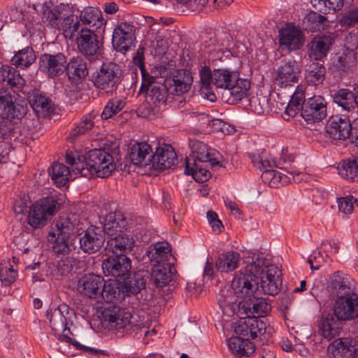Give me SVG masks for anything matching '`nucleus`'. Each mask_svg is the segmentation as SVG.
Instances as JSON below:
<instances>
[{"label":"nucleus","instance_id":"1","mask_svg":"<svg viewBox=\"0 0 358 358\" xmlns=\"http://www.w3.org/2000/svg\"><path fill=\"white\" fill-rule=\"evenodd\" d=\"M264 265V259L257 258L250 264L248 265L245 271L237 273L231 284V287L237 299L234 300L231 296H222L218 299L220 307L222 311L227 314H234L241 301L238 299L251 300L252 296L258 291V274L259 269Z\"/></svg>","mask_w":358,"mask_h":358},{"label":"nucleus","instance_id":"2","mask_svg":"<svg viewBox=\"0 0 358 358\" xmlns=\"http://www.w3.org/2000/svg\"><path fill=\"white\" fill-rule=\"evenodd\" d=\"M66 162L72 166L75 175L85 178H90L94 175L99 178H107L116 168L112 155L103 149L90 150L87 157L78 154L74 156L67 152Z\"/></svg>","mask_w":358,"mask_h":358},{"label":"nucleus","instance_id":"3","mask_svg":"<svg viewBox=\"0 0 358 358\" xmlns=\"http://www.w3.org/2000/svg\"><path fill=\"white\" fill-rule=\"evenodd\" d=\"M78 230L76 220L71 217L57 219L48 236V241L52 243V250L58 255H67L71 251L69 239Z\"/></svg>","mask_w":358,"mask_h":358},{"label":"nucleus","instance_id":"4","mask_svg":"<svg viewBox=\"0 0 358 358\" xmlns=\"http://www.w3.org/2000/svg\"><path fill=\"white\" fill-rule=\"evenodd\" d=\"M59 210L58 201L52 197H45L33 203L28 213L27 223L34 229L45 226Z\"/></svg>","mask_w":358,"mask_h":358},{"label":"nucleus","instance_id":"5","mask_svg":"<svg viewBox=\"0 0 358 358\" xmlns=\"http://www.w3.org/2000/svg\"><path fill=\"white\" fill-rule=\"evenodd\" d=\"M274 162L263 157L262 163L258 166V169L263 171L262 177L267 180H270L271 185H278L280 184L285 185L290 183L292 181L299 182L298 178L299 173L296 170L292 169L290 171L287 169H281V171H276L270 169L273 166Z\"/></svg>","mask_w":358,"mask_h":358},{"label":"nucleus","instance_id":"6","mask_svg":"<svg viewBox=\"0 0 358 358\" xmlns=\"http://www.w3.org/2000/svg\"><path fill=\"white\" fill-rule=\"evenodd\" d=\"M96 32L84 28H81L78 32L76 38L78 48L86 57L94 59L101 53L103 43Z\"/></svg>","mask_w":358,"mask_h":358},{"label":"nucleus","instance_id":"7","mask_svg":"<svg viewBox=\"0 0 358 358\" xmlns=\"http://www.w3.org/2000/svg\"><path fill=\"white\" fill-rule=\"evenodd\" d=\"M69 313V307L65 303H62L55 308H50L46 312L52 329L63 330V334L59 335V340L78 346V343L73 341L72 338L65 333L66 331L69 332V329L66 328V317Z\"/></svg>","mask_w":358,"mask_h":358},{"label":"nucleus","instance_id":"8","mask_svg":"<svg viewBox=\"0 0 358 358\" xmlns=\"http://www.w3.org/2000/svg\"><path fill=\"white\" fill-rule=\"evenodd\" d=\"M131 314L125 308L110 306L102 312V324L109 330H120L127 327L131 322Z\"/></svg>","mask_w":358,"mask_h":358},{"label":"nucleus","instance_id":"9","mask_svg":"<svg viewBox=\"0 0 358 358\" xmlns=\"http://www.w3.org/2000/svg\"><path fill=\"white\" fill-rule=\"evenodd\" d=\"M120 71L113 63L103 64L92 78L94 86L101 90L112 89L119 81Z\"/></svg>","mask_w":358,"mask_h":358},{"label":"nucleus","instance_id":"10","mask_svg":"<svg viewBox=\"0 0 358 358\" xmlns=\"http://www.w3.org/2000/svg\"><path fill=\"white\" fill-rule=\"evenodd\" d=\"M301 115L308 123L321 121L327 115V103L320 96H314L304 101Z\"/></svg>","mask_w":358,"mask_h":358},{"label":"nucleus","instance_id":"11","mask_svg":"<svg viewBox=\"0 0 358 358\" xmlns=\"http://www.w3.org/2000/svg\"><path fill=\"white\" fill-rule=\"evenodd\" d=\"M300 67L295 60L285 61L275 71V84L280 88L294 85L299 81Z\"/></svg>","mask_w":358,"mask_h":358},{"label":"nucleus","instance_id":"12","mask_svg":"<svg viewBox=\"0 0 358 358\" xmlns=\"http://www.w3.org/2000/svg\"><path fill=\"white\" fill-rule=\"evenodd\" d=\"M327 289L336 299L355 293V282L349 275L341 271L335 272L331 275Z\"/></svg>","mask_w":358,"mask_h":358},{"label":"nucleus","instance_id":"13","mask_svg":"<svg viewBox=\"0 0 358 358\" xmlns=\"http://www.w3.org/2000/svg\"><path fill=\"white\" fill-rule=\"evenodd\" d=\"M261 278V287L265 294L269 295L277 294L282 286L280 271L273 265H264L259 269L258 278Z\"/></svg>","mask_w":358,"mask_h":358},{"label":"nucleus","instance_id":"14","mask_svg":"<svg viewBox=\"0 0 358 358\" xmlns=\"http://www.w3.org/2000/svg\"><path fill=\"white\" fill-rule=\"evenodd\" d=\"M194 162L209 164L212 168L220 167V154L215 150L209 148L207 145L196 139L189 141Z\"/></svg>","mask_w":358,"mask_h":358},{"label":"nucleus","instance_id":"15","mask_svg":"<svg viewBox=\"0 0 358 358\" xmlns=\"http://www.w3.org/2000/svg\"><path fill=\"white\" fill-rule=\"evenodd\" d=\"M131 260L124 255L110 256L103 262L102 269L106 276H112L120 281L130 271Z\"/></svg>","mask_w":358,"mask_h":358},{"label":"nucleus","instance_id":"16","mask_svg":"<svg viewBox=\"0 0 358 358\" xmlns=\"http://www.w3.org/2000/svg\"><path fill=\"white\" fill-rule=\"evenodd\" d=\"M336 316L344 321H351L358 318V294H347L336 299L333 305Z\"/></svg>","mask_w":358,"mask_h":358},{"label":"nucleus","instance_id":"17","mask_svg":"<svg viewBox=\"0 0 358 358\" xmlns=\"http://www.w3.org/2000/svg\"><path fill=\"white\" fill-rule=\"evenodd\" d=\"M66 59L64 54H43L39 58V70L49 78L60 76L66 71Z\"/></svg>","mask_w":358,"mask_h":358},{"label":"nucleus","instance_id":"18","mask_svg":"<svg viewBox=\"0 0 358 358\" xmlns=\"http://www.w3.org/2000/svg\"><path fill=\"white\" fill-rule=\"evenodd\" d=\"M266 324L255 316L240 320L234 325L236 336L243 338L255 339L265 333Z\"/></svg>","mask_w":358,"mask_h":358},{"label":"nucleus","instance_id":"19","mask_svg":"<svg viewBox=\"0 0 358 358\" xmlns=\"http://www.w3.org/2000/svg\"><path fill=\"white\" fill-rule=\"evenodd\" d=\"M135 40V28L129 22H121L114 29L113 43L120 52H127Z\"/></svg>","mask_w":358,"mask_h":358},{"label":"nucleus","instance_id":"20","mask_svg":"<svg viewBox=\"0 0 358 358\" xmlns=\"http://www.w3.org/2000/svg\"><path fill=\"white\" fill-rule=\"evenodd\" d=\"M104 279L95 274H87L78 282V292L83 296L93 299H99Z\"/></svg>","mask_w":358,"mask_h":358},{"label":"nucleus","instance_id":"21","mask_svg":"<svg viewBox=\"0 0 358 358\" xmlns=\"http://www.w3.org/2000/svg\"><path fill=\"white\" fill-rule=\"evenodd\" d=\"M326 132L334 140L343 141L350 137L352 131L350 120L339 116L331 117L325 127Z\"/></svg>","mask_w":358,"mask_h":358},{"label":"nucleus","instance_id":"22","mask_svg":"<svg viewBox=\"0 0 358 358\" xmlns=\"http://www.w3.org/2000/svg\"><path fill=\"white\" fill-rule=\"evenodd\" d=\"M105 241L103 231L100 227H89L80 238V248L87 253H94L99 250Z\"/></svg>","mask_w":358,"mask_h":358},{"label":"nucleus","instance_id":"23","mask_svg":"<svg viewBox=\"0 0 358 358\" xmlns=\"http://www.w3.org/2000/svg\"><path fill=\"white\" fill-rule=\"evenodd\" d=\"M279 37L280 47L289 51L299 49L304 43L302 31L291 24H287L279 31Z\"/></svg>","mask_w":358,"mask_h":358},{"label":"nucleus","instance_id":"24","mask_svg":"<svg viewBox=\"0 0 358 358\" xmlns=\"http://www.w3.org/2000/svg\"><path fill=\"white\" fill-rule=\"evenodd\" d=\"M328 350L334 358H353L358 354V341L350 338L336 340Z\"/></svg>","mask_w":358,"mask_h":358},{"label":"nucleus","instance_id":"25","mask_svg":"<svg viewBox=\"0 0 358 358\" xmlns=\"http://www.w3.org/2000/svg\"><path fill=\"white\" fill-rule=\"evenodd\" d=\"M71 13L69 4L60 3L50 8L46 3L43 5L42 20L52 28L58 29L64 15Z\"/></svg>","mask_w":358,"mask_h":358},{"label":"nucleus","instance_id":"26","mask_svg":"<svg viewBox=\"0 0 358 358\" xmlns=\"http://www.w3.org/2000/svg\"><path fill=\"white\" fill-rule=\"evenodd\" d=\"M80 21L83 25L86 26L85 29H90L98 34L103 32L106 27L101 12L94 7H88L81 11Z\"/></svg>","mask_w":358,"mask_h":358},{"label":"nucleus","instance_id":"27","mask_svg":"<svg viewBox=\"0 0 358 358\" xmlns=\"http://www.w3.org/2000/svg\"><path fill=\"white\" fill-rule=\"evenodd\" d=\"M177 159V155L173 149L168 145L157 148L152 157V166L162 171L171 168Z\"/></svg>","mask_w":358,"mask_h":358},{"label":"nucleus","instance_id":"28","mask_svg":"<svg viewBox=\"0 0 358 358\" xmlns=\"http://www.w3.org/2000/svg\"><path fill=\"white\" fill-rule=\"evenodd\" d=\"M147 275L146 272L142 271L129 273L127 278L124 276L122 278L123 281L120 283L125 296L136 295L143 289L145 287Z\"/></svg>","mask_w":358,"mask_h":358},{"label":"nucleus","instance_id":"29","mask_svg":"<svg viewBox=\"0 0 358 358\" xmlns=\"http://www.w3.org/2000/svg\"><path fill=\"white\" fill-rule=\"evenodd\" d=\"M153 152L145 142L134 144L131 148L129 158L135 166H146L152 162Z\"/></svg>","mask_w":358,"mask_h":358},{"label":"nucleus","instance_id":"30","mask_svg":"<svg viewBox=\"0 0 358 358\" xmlns=\"http://www.w3.org/2000/svg\"><path fill=\"white\" fill-rule=\"evenodd\" d=\"M171 246L167 242H158L148 248L146 255L152 266H155L170 264L168 262L171 257Z\"/></svg>","mask_w":358,"mask_h":358},{"label":"nucleus","instance_id":"31","mask_svg":"<svg viewBox=\"0 0 358 358\" xmlns=\"http://www.w3.org/2000/svg\"><path fill=\"white\" fill-rule=\"evenodd\" d=\"M333 42L334 38L331 36L315 37L308 45L309 57L315 60L322 59L327 55Z\"/></svg>","mask_w":358,"mask_h":358},{"label":"nucleus","instance_id":"32","mask_svg":"<svg viewBox=\"0 0 358 358\" xmlns=\"http://www.w3.org/2000/svg\"><path fill=\"white\" fill-rule=\"evenodd\" d=\"M135 241L133 237L123 232L110 238L106 249L115 255H122L123 252H129L134 246Z\"/></svg>","mask_w":358,"mask_h":358},{"label":"nucleus","instance_id":"33","mask_svg":"<svg viewBox=\"0 0 358 358\" xmlns=\"http://www.w3.org/2000/svg\"><path fill=\"white\" fill-rule=\"evenodd\" d=\"M343 319L333 314H327L319 326V331L321 335L328 341L331 340L338 336L342 329Z\"/></svg>","mask_w":358,"mask_h":358},{"label":"nucleus","instance_id":"34","mask_svg":"<svg viewBox=\"0 0 358 358\" xmlns=\"http://www.w3.org/2000/svg\"><path fill=\"white\" fill-rule=\"evenodd\" d=\"M334 101L343 110L351 112L355 115L353 118H357L356 110L358 109L355 92L348 89H340L333 95Z\"/></svg>","mask_w":358,"mask_h":358},{"label":"nucleus","instance_id":"35","mask_svg":"<svg viewBox=\"0 0 358 358\" xmlns=\"http://www.w3.org/2000/svg\"><path fill=\"white\" fill-rule=\"evenodd\" d=\"M127 226V220L121 212H113L108 214L101 229L103 234L114 236L122 232Z\"/></svg>","mask_w":358,"mask_h":358},{"label":"nucleus","instance_id":"36","mask_svg":"<svg viewBox=\"0 0 358 358\" xmlns=\"http://www.w3.org/2000/svg\"><path fill=\"white\" fill-rule=\"evenodd\" d=\"M29 102L38 116H46L53 111L51 99L38 90L29 94Z\"/></svg>","mask_w":358,"mask_h":358},{"label":"nucleus","instance_id":"37","mask_svg":"<svg viewBox=\"0 0 358 358\" xmlns=\"http://www.w3.org/2000/svg\"><path fill=\"white\" fill-rule=\"evenodd\" d=\"M0 83L10 88L20 90L24 85L25 80L13 67L8 65L0 68Z\"/></svg>","mask_w":358,"mask_h":358},{"label":"nucleus","instance_id":"38","mask_svg":"<svg viewBox=\"0 0 358 358\" xmlns=\"http://www.w3.org/2000/svg\"><path fill=\"white\" fill-rule=\"evenodd\" d=\"M229 350L238 357H249L255 350V345L247 338L231 336L228 341Z\"/></svg>","mask_w":358,"mask_h":358},{"label":"nucleus","instance_id":"39","mask_svg":"<svg viewBox=\"0 0 358 358\" xmlns=\"http://www.w3.org/2000/svg\"><path fill=\"white\" fill-rule=\"evenodd\" d=\"M124 296L125 294L122 289L120 282L108 280L106 282L104 281L101 290L100 299L110 303L122 301Z\"/></svg>","mask_w":358,"mask_h":358},{"label":"nucleus","instance_id":"40","mask_svg":"<svg viewBox=\"0 0 358 358\" xmlns=\"http://www.w3.org/2000/svg\"><path fill=\"white\" fill-rule=\"evenodd\" d=\"M172 81V92L176 95H180L189 90L193 78L189 71L180 69L177 70L173 74Z\"/></svg>","mask_w":358,"mask_h":358},{"label":"nucleus","instance_id":"41","mask_svg":"<svg viewBox=\"0 0 358 358\" xmlns=\"http://www.w3.org/2000/svg\"><path fill=\"white\" fill-rule=\"evenodd\" d=\"M173 268L171 263L152 266L151 278L155 285L159 287L166 285L171 280Z\"/></svg>","mask_w":358,"mask_h":358},{"label":"nucleus","instance_id":"42","mask_svg":"<svg viewBox=\"0 0 358 358\" xmlns=\"http://www.w3.org/2000/svg\"><path fill=\"white\" fill-rule=\"evenodd\" d=\"M66 71L70 80L83 79L88 75L87 63L80 57H73L66 64Z\"/></svg>","mask_w":358,"mask_h":358},{"label":"nucleus","instance_id":"43","mask_svg":"<svg viewBox=\"0 0 358 358\" xmlns=\"http://www.w3.org/2000/svg\"><path fill=\"white\" fill-rule=\"evenodd\" d=\"M240 261L241 257L237 252L229 251L218 257L215 266L220 272L229 273L238 268Z\"/></svg>","mask_w":358,"mask_h":358},{"label":"nucleus","instance_id":"44","mask_svg":"<svg viewBox=\"0 0 358 358\" xmlns=\"http://www.w3.org/2000/svg\"><path fill=\"white\" fill-rule=\"evenodd\" d=\"M239 76L238 72L230 71L227 69H217L214 70L213 84L217 87L229 90L235 83L236 79Z\"/></svg>","mask_w":358,"mask_h":358},{"label":"nucleus","instance_id":"45","mask_svg":"<svg viewBox=\"0 0 358 358\" xmlns=\"http://www.w3.org/2000/svg\"><path fill=\"white\" fill-rule=\"evenodd\" d=\"M67 167L62 163L54 162L49 171V174L53 182L59 187L64 186L71 180L72 166Z\"/></svg>","mask_w":358,"mask_h":358},{"label":"nucleus","instance_id":"46","mask_svg":"<svg viewBox=\"0 0 358 358\" xmlns=\"http://www.w3.org/2000/svg\"><path fill=\"white\" fill-rule=\"evenodd\" d=\"M200 93L201 96L210 101H214L216 96L210 91L211 83H213L214 71L211 72L208 66H203L199 72Z\"/></svg>","mask_w":358,"mask_h":358},{"label":"nucleus","instance_id":"47","mask_svg":"<svg viewBox=\"0 0 358 358\" xmlns=\"http://www.w3.org/2000/svg\"><path fill=\"white\" fill-rule=\"evenodd\" d=\"M325 75V66L318 62H312L306 69L305 79L307 83L317 85L324 81Z\"/></svg>","mask_w":358,"mask_h":358},{"label":"nucleus","instance_id":"48","mask_svg":"<svg viewBox=\"0 0 358 358\" xmlns=\"http://www.w3.org/2000/svg\"><path fill=\"white\" fill-rule=\"evenodd\" d=\"M36 59V56L34 50L27 47L17 52L11 58L10 62L17 68L25 69L31 65Z\"/></svg>","mask_w":358,"mask_h":358},{"label":"nucleus","instance_id":"49","mask_svg":"<svg viewBox=\"0 0 358 358\" xmlns=\"http://www.w3.org/2000/svg\"><path fill=\"white\" fill-rule=\"evenodd\" d=\"M317 12V10L310 12L303 20L306 29L312 32L323 31L327 26V17Z\"/></svg>","mask_w":358,"mask_h":358},{"label":"nucleus","instance_id":"50","mask_svg":"<svg viewBox=\"0 0 358 358\" xmlns=\"http://www.w3.org/2000/svg\"><path fill=\"white\" fill-rule=\"evenodd\" d=\"M81 24L78 17L71 14L64 15L58 30H62L66 38L73 39L75 34L79 31Z\"/></svg>","mask_w":358,"mask_h":358},{"label":"nucleus","instance_id":"51","mask_svg":"<svg viewBox=\"0 0 358 358\" xmlns=\"http://www.w3.org/2000/svg\"><path fill=\"white\" fill-rule=\"evenodd\" d=\"M311 4L315 10L327 14L341 10L343 7V0H311Z\"/></svg>","mask_w":358,"mask_h":358},{"label":"nucleus","instance_id":"52","mask_svg":"<svg viewBox=\"0 0 358 358\" xmlns=\"http://www.w3.org/2000/svg\"><path fill=\"white\" fill-rule=\"evenodd\" d=\"M27 110V106L17 101L15 99V101L10 104L1 116L7 120L18 121L26 115Z\"/></svg>","mask_w":358,"mask_h":358},{"label":"nucleus","instance_id":"53","mask_svg":"<svg viewBox=\"0 0 358 358\" xmlns=\"http://www.w3.org/2000/svg\"><path fill=\"white\" fill-rule=\"evenodd\" d=\"M250 88V82L246 78H241L238 76L235 83L228 90L230 94L234 100H242L247 96L248 92Z\"/></svg>","mask_w":358,"mask_h":358},{"label":"nucleus","instance_id":"54","mask_svg":"<svg viewBox=\"0 0 358 358\" xmlns=\"http://www.w3.org/2000/svg\"><path fill=\"white\" fill-rule=\"evenodd\" d=\"M95 114L90 113L82 117L79 124L71 133V138L74 140L77 136L88 133L94 126Z\"/></svg>","mask_w":358,"mask_h":358},{"label":"nucleus","instance_id":"55","mask_svg":"<svg viewBox=\"0 0 358 358\" xmlns=\"http://www.w3.org/2000/svg\"><path fill=\"white\" fill-rule=\"evenodd\" d=\"M190 165V162L187 160L185 172L187 175H192L195 180L203 182L210 178V172L206 167L200 166L199 162H194L192 166Z\"/></svg>","mask_w":358,"mask_h":358},{"label":"nucleus","instance_id":"56","mask_svg":"<svg viewBox=\"0 0 358 358\" xmlns=\"http://www.w3.org/2000/svg\"><path fill=\"white\" fill-rule=\"evenodd\" d=\"M166 89L162 84L152 85L148 90L147 99L151 101L157 107V105L165 103L166 100Z\"/></svg>","mask_w":358,"mask_h":358},{"label":"nucleus","instance_id":"57","mask_svg":"<svg viewBox=\"0 0 358 358\" xmlns=\"http://www.w3.org/2000/svg\"><path fill=\"white\" fill-rule=\"evenodd\" d=\"M338 171L342 177L353 180L358 174V157L348 162L344 161L338 167Z\"/></svg>","mask_w":358,"mask_h":358},{"label":"nucleus","instance_id":"58","mask_svg":"<svg viewBox=\"0 0 358 358\" xmlns=\"http://www.w3.org/2000/svg\"><path fill=\"white\" fill-rule=\"evenodd\" d=\"M342 27L350 28L358 23V7L343 13L339 19Z\"/></svg>","mask_w":358,"mask_h":358},{"label":"nucleus","instance_id":"59","mask_svg":"<svg viewBox=\"0 0 358 358\" xmlns=\"http://www.w3.org/2000/svg\"><path fill=\"white\" fill-rule=\"evenodd\" d=\"M271 310V306L266 302L264 299H256L251 307V313L254 314L257 318V317L264 316Z\"/></svg>","mask_w":358,"mask_h":358},{"label":"nucleus","instance_id":"60","mask_svg":"<svg viewBox=\"0 0 358 358\" xmlns=\"http://www.w3.org/2000/svg\"><path fill=\"white\" fill-rule=\"evenodd\" d=\"M17 276V272L13 266H1L0 269V280L6 285L12 284Z\"/></svg>","mask_w":358,"mask_h":358},{"label":"nucleus","instance_id":"61","mask_svg":"<svg viewBox=\"0 0 358 358\" xmlns=\"http://www.w3.org/2000/svg\"><path fill=\"white\" fill-rule=\"evenodd\" d=\"M352 196L341 197L337 199L339 211L343 214H350L354 208V202Z\"/></svg>","mask_w":358,"mask_h":358},{"label":"nucleus","instance_id":"62","mask_svg":"<svg viewBox=\"0 0 358 358\" xmlns=\"http://www.w3.org/2000/svg\"><path fill=\"white\" fill-rule=\"evenodd\" d=\"M15 97L6 90L0 89V115H1L6 108L15 101Z\"/></svg>","mask_w":358,"mask_h":358},{"label":"nucleus","instance_id":"63","mask_svg":"<svg viewBox=\"0 0 358 358\" xmlns=\"http://www.w3.org/2000/svg\"><path fill=\"white\" fill-rule=\"evenodd\" d=\"M149 100L141 103L137 109L138 115L144 118H153L156 115L155 108L149 103Z\"/></svg>","mask_w":358,"mask_h":358},{"label":"nucleus","instance_id":"64","mask_svg":"<svg viewBox=\"0 0 358 358\" xmlns=\"http://www.w3.org/2000/svg\"><path fill=\"white\" fill-rule=\"evenodd\" d=\"M334 65L336 69L341 73L347 72L350 68V64L348 58L344 54L339 55L337 57L336 61L334 62Z\"/></svg>","mask_w":358,"mask_h":358}]
</instances>
